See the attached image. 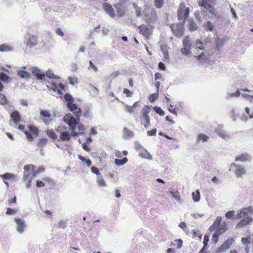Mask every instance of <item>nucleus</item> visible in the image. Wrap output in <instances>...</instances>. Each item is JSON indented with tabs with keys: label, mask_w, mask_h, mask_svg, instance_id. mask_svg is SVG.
Listing matches in <instances>:
<instances>
[{
	"label": "nucleus",
	"mask_w": 253,
	"mask_h": 253,
	"mask_svg": "<svg viewBox=\"0 0 253 253\" xmlns=\"http://www.w3.org/2000/svg\"><path fill=\"white\" fill-rule=\"evenodd\" d=\"M64 121L67 123L71 131V134L68 131H63L60 133L59 140L69 141L70 140L71 136H77L79 134L84 133L85 130L84 126L78 122L74 117L69 115H66L64 117Z\"/></svg>",
	"instance_id": "f257e3e1"
},
{
	"label": "nucleus",
	"mask_w": 253,
	"mask_h": 253,
	"mask_svg": "<svg viewBox=\"0 0 253 253\" xmlns=\"http://www.w3.org/2000/svg\"><path fill=\"white\" fill-rule=\"evenodd\" d=\"M253 214V209L251 207L244 208L239 211L235 217V219H242L237 223L236 227L240 228L249 224L253 221V218L251 217Z\"/></svg>",
	"instance_id": "f03ea898"
},
{
	"label": "nucleus",
	"mask_w": 253,
	"mask_h": 253,
	"mask_svg": "<svg viewBox=\"0 0 253 253\" xmlns=\"http://www.w3.org/2000/svg\"><path fill=\"white\" fill-rule=\"evenodd\" d=\"M151 111V107L149 106H144L141 110L140 115L138 116L135 120L139 122L142 126L147 128L150 125V119L149 114Z\"/></svg>",
	"instance_id": "7ed1b4c3"
},
{
	"label": "nucleus",
	"mask_w": 253,
	"mask_h": 253,
	"mask_svg": "<svg viewBox=\"0 0 253 253\" xmlns=\"http://www.w3.org/2000/svg\"><path fill=\"white\" fill-rule=\"evenodd\" d=\"M145 21L149 24L154 23L157 20V14L154 8L146 6L143 11Z\"/></svg>",
	"instance_id": "20e7f679"
},
{
	"label": "nucleus",
	"mask_w": 253,
	"mask_h": 253,
	"mask_svg": "<svg viewBox=\"0 0 253 253\" xmlns=\"http://www.w3.org/2000/svg\"><path fill=\"white\" fill-rule=\"evenodd\" d=\"M189 10L188 7H186L184 2L180 3L177 12L178 19L184 23L189 14Z\"/></svg>",
	"instance_id": "39448f33"
},
{
	"label": "nucleus",
	"mask_w": 253,
	"mask_h": 253,
	"mask_svg": "<svg viewBox=\"0 0 253 253\" xmlns=\"http://www.w3.org/2000/svg\"><path fill=\"white\" fill-rule=\"evenodd\" d=\"M29 130H24L27 139L32 142L34 140L33 136L37 137L39 134V129L34 125H30L28 126Z\"/></svg>",
	"instance_id": "423d86ee"
},
{
	"label": "nucleus",
	"mask_w": 253,
	"mask_h": 253,
	"mask_svg": "<svg viewBox=\"0 0 253 253\" xmlns=\"http://www.w3.org/2000/svg\"><path fill=\"white\" fill-rule=\"evenodd\" d=\"M184 23L173 24L170 26L171 31L176 37L180 38L184 34Z\"/></svg>",
	"instance_id": "0eeeda50"
},
{
	"label": "nucleus",
	"mask_w": 253,
	"mask_h": 253,
	"mask_svg": "<svg viewBox=\"0 0 253 253\" xmlns=\"http://www.w3.org/2000/svg\"><path fill=\"white\" fill-rule=\"evenodd\" d=\"M67 108L69 109V110L73 113L76 118L75 119L76 121L79 122L80 120V118L82 115V111L81 109L78 106V105L75 104H71L69 103L68 105Z\"/></svg>",
	"instance_id": "6e6552de"
},
{
	"label": "nucleus",
	"mask_w": 253,
	"mask_h": 253,
	"mask_svg": "<svg viewBox=\"0 0 253 253\" xmlns=\"http://www.w3.org/2000/svg\"><path fill=\"white\" fill-rule=\"evenodd\" d=\"M235 240L233 238H230L226 240L215 251V253H222L229 249L233 244Z\"/></svg>",
	"instance_id": "1a4fd4ad"
},
{
	"label": "nucleus",
	"mask_w": 253,
	"mask_h": 253,
	"mask_svg": "<svg viewBox=\"0 0 253 253\" xmlns=\"http://www.w3.org/2000/svg\"><path fill=\"white\" fill-rule=\"evenodd\" d=\"M140 34H141L146 40H148L152 34V30L150 29L147 26L142 24L138 27Z\"/></svg>",
	"instance_id": "9d476101"
},
{
	"label": "nucleus",
	"mask_w": 253,
	"mask_h": 253,
	"mask_svg": "<svg viewBox=\"0 0 253 253\" xmlns=\"http://www.w3.org/2000/svg\"><path fill=\"white\" fill-rule=\"evenodd\" d=\"M227 230L226 224L225 222H224L220 226L217 228L215 232L212 235V240L215 242H217L218 240V236L224 233Z\"/></svg>",
	"instance_id": "9b49d317"
},
{
	"label": "nucleus",
	"mask_w": 253,
	"mask_h": 253,
	"mask_svg": "<svg viewBox=\"0 0 253 253\" xmlns=\"http://www.w3.org/2000/svg\"><path fill=\"white\" fill-rule=\"evenodd\" d=\"M231 168L235 169V173L237 177H241L242 175L246 173V170L241 165H237L235 163H232L230 165Z\"/></svg>",
	"instance_id": "f8f14e48"
},
{
	"label": "nucleus",
	"mask_w": 253,
	"mask_h": 253,
	"mask_svg": "<svg viewBox=\"0 0 253 253\" xmlns=\"http://www.w3.org/2000/svg\"><path fill=\"white\" fill-rule=\"evenodd\" d=\"M43 181L37 180L36 186L38 187H44L46 184L49 185H53L54 184V181L48 177H44L42 178Z\"/></svg>",
	"instance_id": "ddd939ff"
},
{
	"label": "nucleus",
	"mask_w": 253,
	"mask_h": 253,
	"mask_svg": "<svg viewBox=\"0 0 253 253\" xmlns=\"http://www.w3.org/2000/svg\"><path fill=\"white\" fill-rule=\"evenodd\" d=\"M51 114L47 110H42L40 112V118L45 123L49 122L51 120Z\"/></svg>",
	"instance_id": "4468645a"
},
{
	"label": "nucleus",
	"mask_w": 253,
	"mask_h": 253,
	"mask_svg": "<svg viewBox=\"0 0 253 253\" xmlns=\"http://www.w3.org/2000/svg\"><path fill=\"white\" fill-rule=\"evenodd\" d=\"M15 221L16 222L17 226V230L20 233H22L24 232L25 228L26 227V225L23 220L19 218H15Z\"/></svg>",
	"instance_id": "2eb2a0df"
},
{
	"label": "nucleus",
	"mask_w": 253,
	"mask_h": 253,
	"mask_svg": "<svg viewBox=\"0 0 253 253\" xmlns=\"http://www.w3.org/2000/svg\"><path fill=\"white\" fill-rule=\"evenodd\" d=\"M252 158L250 155L247 153H244L236 157L235 159V161L242 162H250L252 160Z\"/></svg>",
	"instance_id": "dca6fc26"
},
{
	"label": "nucleus",
	"mask_w": 253,
	"mask_h": 253,
	"mask_svg": "<svg viewBox=\"0 0 253 253\" xmlns=\"http://www.w3.org/2000/svg\"><path fill=\"white\" fill-rule=\"evenodd\" d=\"M38 43V38L34 35H30L27 42V45L30 47H33L37 45Z\"/></svg>",
	"instance_id": "f3484780"
},
{
	"label": "nucleus",
	"mask_w": 253,
	"mask_h": 253,
	"mask_svg": "<svg viewBox=\"0 0 253 253\" xmlns=\"http://www.w3.org/2000/svg\"><path fill=\"white\" fill-rule=\"evenodd\" d=\"M24 178L27 179L30 174L34 171V167L33 165H26L24 167Z\"/></svg>",
	"instance_id": "a211bd4d"
},
{
	"label": "nucleus",
	"mask_w": 253,
	"mask_h": 253,
	"mask_svg": "<svg viewBox=\"0 0 253 253\" xmlns=\"http://www.w3.org/2000/svg\"><path fill=\"white\" fill-rule=\"evenodd\" d=\"M103 7L105 11L111 16L114 17L115 16V11L110 4L105 2L103 3Z\"/></svg>",
	"instance_id": "6ab92c4d"
},
{
	"label": "nucleus",
	"mask_w": 253,
	"mask_h": 253,
	"mask_svg": "<svg viewBox=\"0 0 253 253\" xmlns=\"http://www.w3.org/2000/svg\"><path fill=\"white\" fill-rule=\"evenodd\" d=\"M10 118L14 123H18L21 119L20 113L17 111L12 112L10 114Z\"/></svg>",
	"instance_id": "aec40b11"
},
{
	"label": "nucleus",
	"mask_w": 253,
	"mask_h": 253,
	"mask_svg": "<svg viewBox=\"0 0 253 253\" xmlns=\"http://www.w3.org/2000/svg\"><path fill=\"white\" fill-rule=\"evenodd\" d=\"M252 240L250 235H248L246 237L242 238L241 242L245 246V249L246 251L249 250V246L251 243Z\"/></svg>",
	"instance_id": "412c9836"
},
{
	"label": "nucleus",
	"mask_w": 253,
	"mask_h": 253,
	"mask_svg": "<svg viewBox=\"0 0 253 253\" xmlns=\"http://www.w3.org/2000/svg\"><path fill=\"white\" fill-rule=\"evenodd\" d=\"M0 177L3 179L4 183L7 185V187H8V183L5 180L14 178V174L10 173H6L4 174H0Z\"/></svg>",
	"instance_id": "4be33fe9"
},
{
	"label": "nucleus",
	"mask_w": 253,
	"mask_h": 253,
	"mask_svg": "<svg viewBox=\"0 0 253 253\" xmlns=\"http://www.w3.org/2000/svg\"><path fill=\"white\" fill-rule=\"evenodd\" d=\"M222 218L221 216H217L213 222V224L210 227V229L211 231H212L215 230L216 228H217L221 222Z\"/></svg>",
	"instance_id": "5701e85b"
},
{
	"label": "nucleus",
	"mask_w": 253,
	"mask_h": 253,
	"mask_svg": "<svg viewBox=\"0 0 253 253\" xmlns=\"http://www.w3.org/2000/svg\"><path fill=\"white\" fill-rule=\"evenodd\" d=\"M32 73L39 80H42L44 77V74L43 73H42L41 71L37 68L33 69Z\"/></svg>",
	"instance_id": "b1692460"
},
{
	"label": "nucleus",
	"mask_w": 253,
	"mask_h": 253,
	"mask_svg": "<svg viewBox=\"0 0 253 253\" xmlns=\"http://www.w3.org/2000/svg\"><path fill=\"white\" fill-rule=\"evenodd\" d=\"M123 135L125 138H128L132 137L134 135V133L126 127H124L123 129Z\"/></svg>",
	"instance_id": "393cba45"
},
{
	"label": "nucleus",
	"mask_w": 253,
	"mask_h": 253,
	"mask_svg": "<svg viewBox=\"0 0 253 253\" xmlns=\"http://www.w3.org/2000/svg\"><path fill=\"white\" fill-rule=\"evenodd\" d=\"M183 245V241L181 239H176L173 242L170 243V246H175L177 249H180L182 247Z\"/></svg>",
	"instance_id": "a878e982"
},
{
	"label": "nucleus",
	"mask_w": 253,
	"mask_h": 253,
	"mask_svg": "<svg viewBox=\"0 0 253 253\" xmlns=\"http://www.w3.org/2000/svg\"><path fill=\"white\" fill-rule=\"evenodd\" d=\"M192 199L195 202H198L200 201V193L199 190H197L195 192H193L192 194Z\"/></svg>",
	"instance_id": "bb28decb"
},
{
	"label": "nucleus",
	"mask_w": 253,
	"mask_h": 253,
	"mask_svg": "<svg viewBox=\"0 0 253 253\" xmlns=\"http://www.w3.org/2000/svg\"><path fill=\"white\" fill-rule=\"evenodd\" d=\"M189 29L191 32L194 31L197 29V26L195 22L192 19L188 20Z\"/></svg>",
	"instance_id": "cd10ccee"
},
{
	"label": "nucleus",
	"mask_w": 253,
	"mask_h": 253,
	"mask_svg": "<svg viewBox=\"0 0 253 253\" xmlns=\"http://www.w3.org/2000/svg\"><path fill=\"white\" fill-rule=\"evenodd\" d=\"M17 75L22 78H29L30 77L29 73L22 70L17 72Z\"/></svg>",
	"instance_id": "c85d7f7f"
},
{
	"label": "nucleus",
	"mask_w": 253,
	"mask_h": 253,
	"mask_svg": "<svg viewBox=\"0 0 253 253\" xmlns=\"http://www.w3.org/2000/svg\"><path fill=\"white\" fill-rule=\"evenodd\" d=\"M65 100L67 102V107L69 103L74 104V99L73 97L69 93H66L64 95Z\"/></svg>",
	"instance_id": "c756f323"
},
{
	"label": "nucleus",
	"mask_w": 253,
	"mask_h": 253,
	"mask_svg": "<svg viewBox=\"0 0 253 253\" xmlns=\"http://www.w3.org/2000/svg\"><path fill=\"white\" fill-rule=\"evenodd\" d=\"M12 48L11 46L6 44H3L0 45V51L1 52H7L12 50Z\"/></svg>",
	"instance_id": "7c9ffc66"
},
{
	"label": "nucleus",
	"mask_w": 253,
	"mask_h": 253,
	"mask_svg": "<svg viewBox=\"0 0 253 253\" xmlns=\"http://www.w3.org/2000/svg\"><path fill=\"white\" fill-rule=\"evenodd\" d=\"M97 183L100 187L106 186L107 184L104 178L101 176H99L97 178Z\"/></svg>",
	"instance_id": "2f4dec72"
},
{
	"label": "nucleus",
	"mask_w": 253,
	"mask_h": 253,
	"mask_svg": "<svg viewBox=\"0 0 253 253\" xmlns=\"http://www.w3.org/2000/svg\"><path fill=\"white\" fill-rule=\"evenodd\" d=\"M205 30L209 31H212L213 30V25L210 21H207L204 25Z\"/></svg>",
	"instance_id": "473e14b6"
},
{
	"label": "nucleus",
	"mask_w": 253,
	"mask_h": 253,
	"mask_svg": "<svg viewBox=\"0 0 253 253\" xmlns=\"http://www.w3.org/2000/svg\"><path fill=\"white\" fill-rule=\"evenodd\" d=\"M128 161V159L127 158L125 157L122 160L116 159L115 160V163L116 165L118 166H122L125 164Z\"/></svg>",
	"instance_id": "72a5a7b5"
},
{
	"label": "nucleus",
	"mask_w": 253,
	"mask_h": 253,
	"mask_svg": "<svg viewBox=\"0 0 253 253\" xmlns=\"http://www.w3.org/2000/svg\"><path fill=\"white\" fill-rule=\"evenodd\" d=\"M78 158L83 162L85 163L88 167H90L91 165V162L89 159H86L82 155H78Z\"/></svg>",
	"instance_id": "f704fd0d"
},
{
	"label": "nucleus",
	"mask_w": 253,
	"mask_h": 253,
	"mask_svg": "<svg viewBox=\"0 0 253 253\" xmlns=\"http://www.w3.org/2000/svg\"><path fill=\"white\" fill-rule=\"evenodd\" d=\"M47 142V139L46 138H42L39 140L37 143V145L40 148H42L44 147Z\"/></svg>",
	"instance_id": "c9c22d12"
},
{
	"label": "nucleus",
	"mask_w": 253,
	"mask_h": 253,
	"mask_svg": "<svg viewBox=\"0 0 253 253\" xmlns=\"http://www.w3.org/2000/svg\"><path fill=\"white\" fill-rule=\"evenodd\" d=\"M133 6L135 9V14L137 17L141 16V8L139 7L136 4L133 3Z\"/></svg>",
	"instance_id": "e433bc0d"
},
{
	"label": "nucleus",
	"mask_w": 253,
	"mask_h": 253,
	"mask_svg": "<svg viewBox=\"0 0 253 253\" xmlns=\"http://www.w3.org/2000/svg\"><path fill=\"white\" fill-rule=\"evenodd\" d=\"M47 135L53 140L57 139V136L53 130H47L46 131Z\"/></svg>",
	"instance_id": "4c0bfd02"
},
{
	"label": "nucleus",
	"mask_w": 253,
	"mask_h": 253,
	"mask_svg": "<svg viewBox=\"0 0 253 253\" xmlns=\"http://www.w3.org/2000/svg\"><path fill=\"white\" fill-rule=\"evenodd\" d=\"M9 79V77L5 73L3 72H0V80L6 83H8Z\"/></svg>",
	"instance_id": "58836bf2"
},
{
	"label": "nucleus",
	"mask_w": 253,
	"mask_h": 253,
	"mask_svg": "<svg viewBox=\"0 0 253 253\" xmlns=\"http://www.w3.org/2000/svg\"><path fill=\"white\" fill-rule=\"evenodd\" d=\"M209 139V136L204 134H200L197 137L198 141H203V142L207 141Z\"/></svg>",
	"instance_id": "ea45409f"
},
{
	"label": "nucleus",
	"mask_w": 253,
	"mask_h": 253,
	"mask_svg": "<svg viewBox=\"0 0 253 253\" xmlns=\"http://www.w3.org/2000/svg\"><path fill=\"white\" fill-rule=\"evenodd\" d=\"M8 103V101L5 96L1 93H0V104L6 105Z\"/></svg>",
	"instance_id": "a19ab883"
},
{
	"label": "nucleus",
	"mask_w": 253,
	"mask_h": 253,
	"mask_svg": "<svg viewBox=\"0 0 253 253\" xmlns=\"http://www.w3.org/2000/svg\"><path fill=\"white\" fill-rule=\"evenodd\" d=\"M235 211H229L225 213L226 218L227 219H234Z\"/></svg>",
	"instance_id": "79ce46f5"
},
{
	"label": "nucleus",
	"mask_w": 253,
	"mask_h": 253,
	"mask_svg": "<svg viewBox=\"0 0 253 253\" xmlns=\"http://www.w3.org/2000/svg\"><path fill=\"white\" fill-rule=\"evenodd\" d=\"M196 48L199 49H203L205 48V44L200 40H197L196 41Z\"/></svg>",
	"instance_id": "37998d69"
},
{
	"label": "nucleus",
	"mask_w": 253,
	"mask_h": 253,
	"mask_svg": "<svg viewBox=\"0 0 253 253\" xmlns=\"http://www.w3.org/2000/svg\"><path fill=\"white\" fill-rule=\"evenodd\" d=\"M46 76L47 77L50 79H59L60 77L55 75L51 71H48L46 72Z\"/></svg>",
	"instance_id": "c03bdc74"
},
{
	"label": "nucleus",
	"mask_w": 253,
	"mask_h": 253,
	"mask_svg": "<svg viewBox=\"0 0 253 253\" xmlns=\"http://www.w3.org/2000/svg\"><path fill=\"white\" fill-rule=\"evenodd\" d=\"M155 6L158 8H161L164 5V0H154Z\"/></svg>",
	"instance_id": "a18cd8bd"
},
{
	"label": "nucleus",
	"mask_w": 253,
	"mask_h": 253,
	"mask_svg": "<svg viewBox=\"0 0 253 253\" xmlns=\"http://www.w3.org/2000/svg\"><path fill=\"white\" fill-rule=\"evenodd\" d=\"M190 46H184L181 49V52L184 55H187L190 53Z\"/></svg>",
	"instance_id": "49530a36"
},
{
	"label": "nucleus",
	"mask_w": 253,
	"mask_h": 253,
	"mask_svg": "<svg viewBox=\"0 0 253 253\" xmlns=\"http://www.w3.org/2000/svg\"><path fill=\"white\" fill-rule=\"evenodd\" d=\"M155 111L161 116H163L165 115V112L159 107H154Z\"/></svg>",
	"instance_id": "de8ad7c7"
},
{
	"label": "nucleus",
	"mask_w": 253,
	"mask_h": 253,
	"mask_svg": "<svg viewBox=\"0 0 253 253\" xmlns=\"http://www.w3.org/2000/svg\"><path fill=\"white\" fill-rule=\"evenodd\" d=\"M47 87L53 91H55L57 90L58 84L54 82H52L50 83V86L48 85Z\"/></svg>",
	"instance_id": "09e8293b"
},
{
	"label": "nucleus",
	"mask_w": 253,
	"mask_h": 253,
	"mask_svg": "<svg viewBox=\"0 0 253 253\" xmlns=\"http://www.w3.org/2000/svg\"><path fill=\"white\" fill-rule=\"evenodd\" d=\"M123 92L127 97H130L133 95V92L126 88H124Z\"/></svg>",
	"instance_id": "8fccbe9b"
},
{
	"label": "nucleus",
	"mask_w": 253,
	"mask_h": 253,
	"mask_svg": "<svg viewBox=\"0 0 253 253\" xmlns=\"http://www.w3.org/2000/svg\"><path fill=\"white\" fill-rule=\"evenodd\" d=\"M158 97V94L152 93L149 97V100L151 102H154Z\"/></svg>",
	"instance_id": "3c124183"
},
{
	"label": "nucleus",
	"mask_w": 253,
	"mask_h": 253,
	"mask_svg": "<svg viewBox=\"0 0 253 253\" xmlns=\"http://www.w3.org/2000/svg\"><path fill=\"white\" fill-rule=\"evenodd\" d=\"M66 86L62 83H59L58 85L57 91L59 94H62L61 90L65 89Z\"/></svg>",
	"instance_id": "603ef678"
},
{
	"label": "nucleus",
	"mask_w": 253,
	"mask_h": 253,
	"mask_svg": "<svg viewBox=\"0 0 253 253\" xmlns=\"http://www.w3.org/2000/svg\"><path fill=\"white\" fill-rule=\"evenodd\" d=\"M17 210L11 209L10 208H7L6 213L8 215H13L16 213Z\"/></svg>",
	"instance_id": "864d4df0"
},
{
	"label": "nucleus",
	"mask_w": 253,
	"mask_h": 253,
	"mask_svg": "<svg viewBox=\"0 0 253 253\" xmlns=\"http://www.w3.org/2000/svg\"><path fill=\"white\" fill-rule=\"evenodd\" d=\"M168 110L171 113L173 114L174 115H177V111L176 110V109L175 108H174L173 107V105H172L171 104H169V107H168Z\"/></svg>",
	"instance_id": "5fc2aeb1"
},
{
	"label": "nucleus",
	"mask_w": 253,
	"mask_h": 253,
	"mask_svg": "<svg viewBox=\"0 0 253 253\" xmlns=\"http://www.w3.org/2000/svg\"><path fill=\"white\" fill-rule=\"evenodd\" d=\"M125 107L126 111L129 113H132L134 112V108L132 106L125 105Z\"/></svg>",
	"instance_id": "6e6d98bb"
},
{
	"label": "nucleus",
	"mask_w": 253,
	"mask_h": 253,
	"mask_svg": "<svg viewBox=\"0 0 253 253\" xmlns=\"http://www.w3.org/2000/svg\"><path fill=\"white\" fill-rule=\"evenodd\" d=\"M89 64L88 69H92L95 72L98 71V68L94 65L91 61H89Z\"/></svg>",
	"instance_id": "4d7b16f0"
},
{
	"label": "nucleus",
	"mask_w": 253,
	"mask_h": 253,
	"mask_svg": "<svg viewBox=\"0 0 253 253\" xmlns=\"http://www.w3.org/2000/svg\"><path fill=\"white\" fill-rule=\"evenodd\" d=\"M91 171L92 173L96 174L98 176L100 175L101 173L99 172L98 169L95 167H92L91 168Z\"/></svg>",
	"instance_id": "13d9d810"
},
{
	"label": "nucleus",
	"mask_w": 253,
	"mask_h": 253,
	"mask_svg": "<svg viewBox=\"0 0 253 253\" xmlns=\"http://www.w3.org/2000/svg\"><path fill=\"white\" fill-rule=\"evenodd\" d=\"M58 226L59 228L64 229L66 227V222L64 220L60 221L58 223Z\"/></svg>",
	"instance_id": "bf43d9fd"
},
{
	"label": "nucleus",
	"mask_w": 253,
	"mask_h": 253,
	"mask_svg": "<svg viewBox=\"0 0 253 253\" xmlns=\"http://www.w3.org/2000/svg\"><path fill=\"white\" fill-rule=\"evenodd\" d=\"M245 111H246V113L249 116V118L250 119L253 118V112H251L250 109L248 107H246L245 108Z\"/></svg>",
	"instance_id": "052dcab7"
},
{
	"label": "nucleus",
	"mask_w": 253,
	"mask_h": 253,
	"mask_svg": "<svg viewBox=\"0 0 253 253\" xmlns=\"http://www.w3.org/2000/svg\"><path fill=\"white\" fill-rule=\"evenodd\" d=\"M157 129L156 128L147 131V135L149 136H154L156 134Z\"/></svg>",
	"instance_id": "680f3d73"
},
{
	"label": "nucleus",
	"mask_w": 253,
	"mask_h": 253,
	"mask_svg": "<svg viewBox=\"0 0 253 253\" xmlns=\"http://www.w3.org/2000/svg\"><path fill=\"white\" fill-rule=\"evenodd\" d=\"M201 6L204 7L206 9H208L210 7V6L211 5V4H210L207 1H205V0H203L202 2H201Z\"/></svg>",
	"instance_id": "e2e57ef3"
},
{
	"label": "nucleus",
	"mask_w": 253,
	"mask_h": 253,
	"mask_svg": "<svg viewBox=\"0 0 253 253\" xmlns=\"http://www.w3.org/2000/svg\"><path fill=\"white\" fill-rule=\"evenodd\" d=\"M16 201H17L16 196H14L13 198L8 200V203L9 205H11V204H14V203H16Z\"/></svg>",
	"instance_id": "0e129e2a"
},
{
	"label": "nucleus",
	"mask_w": 253,
	"mask_h": 253,
	"mask_svg": "<svg viewBox=\"0 0 253 253\" xmlns=\"http://www.w3.org/2000/svg\"><path fill=\"white\" fill-rule=\"evenodd\" d=\"M56 33L61 36V37H63L64 36V33L63 32H62V31L61 30V29L59 28H57L56 30Z\"/></svg>",
	"instance_id": "69168bd1"
},
{
	"label": "nucleus",
	"mask_w": 253,
	"mask_h": 253,
	"mask_svg": "<svg viewBox=\"0 0 253 253\" xmlns=\"http://www.w3.org/2000/svg\"><path fill=\"white\" fill-rule=\"evenodd\" d=\"M212 14H215V9L214 7L212 5H211L209 8L207 9Z\"/></svg>",
	"instance_id": "338daca9"
},
{
	"label": "nucleus",
	"mask_w": 253,
	"mask_h": 253,
	"mask_svg": "<svg viewBox=\"0 0 253 253\" xmlns=\"http://www.w3.org/2000/svg\"><path fill=\"white\" fill-rule=\"evenodd\" d=\"M183 46H190V42H189V40L187 39V38H185L183 41Z\"/></svg>",
	"instance_id": "774afa93"
}]
</instances>
